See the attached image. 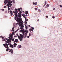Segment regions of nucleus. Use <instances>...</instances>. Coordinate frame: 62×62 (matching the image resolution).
Masks as SVG:
<instances>
[{
  "mask_svg": "<svg viewBox=\"0 0 62 62\" xmlns=\"http://www.w3.org/2000/svg\"><path fill=\"white\" fill-rule=\"evenodd\" d=\"M14 35V33L13 34H10L9 35V39L5 37L4 38V39L2 40V41H5L6 43L7 44L10 43V42H11V40L12 41H14V38L13 39V36H12Z\"/></svg>",
  "mask_w": 62,
  "mask_h": 62,
  "instance_id": "1",
  "label": "nucleus"
},
{
  "mask_svg": "<svg viewBox=\"0 0 62 62\" xmlns=\"http://www.w3.org/2000/svg\"><path fill=\"white\" fill-rule=\"evenodd\" d=\"M11 0H5L4 2V3L5 4L4 5H5L6 4V2H7L8 4L9 7H11V6H12V4L11 3H12V1H11Z\"/></svg>",
  "mask_w": 62,
  "mask_h": 62,
  "instance_id": "2",
  "label": "nucleus"
},
{
  "mask_svg": "<svg viewBox=\"0 0 62 62\" xmlns=\"http://www.w3.org/2000/svg\"><path fill=\"white\" fill-rule=\"evenodd\" d=\"M17 35V36L18 37V38L19 39L20 41H23V37L22 35L21 34H20V36L18 35V33L16 34Z\"/></svg>",
  "mask_w": 62,
  "mask_h": 62,
  "instance_id": "3",
  "label": "nucleus"
},
{
  "mask_svg": "<svg viewBox=\"0 0 62 62\" xmlns=\"http://www.w3.org/2000/svg\"><path fill=\"white\" fill-rule=\"evenodd\" d=\"M15 20H16V21L17 22L16 24V25H18V24H20L21 23V22L20 21H20L21 22V21H22V19L21 18L20 19H19V18H18V17L17 18H16V19H15Z\"/></svg>",
  "mask_w": 62,
  "mask_h": 62,
  "instance_id": "4",
  "label": "nucleus"
},
{
  "mask_svg": "<svg viewBox=\"0 0 62 62\" xmlns=\"http://www.w3.org/2000/svg\"><path fill=\"white\" fill-rule=\"evenodd\" d=\"M3 46H4V47H5L6 49H6V52H8V48H9V47L8 46V44H7V43H6L5 44H4Z\"/></svg>",
  "mask_w": 62,
  "mask_h": 62,
  "instance_id": "5",
  "label": "nucleus"
},
{
  "mask_svg": "<svg viewBox=\"0 0 62 62\" xmlns=\"http://www.w3.org/2000/svg\"><path fill=\"white\" fill-rule=\"evenodd\" d=\"M27 33H28V31L27 30H25L24 31H23L22 32V37L23 38L24 37L25 34H27Z\"/></svg>",
  "mask_w": 62,
  "mask_h": 62,
  "instance_id": "6",
  "label": "nucleus"
},
{
  "mask_svg": "<svg viewBox=\"0 0 62 62\" xmlns=\"http://www.w3.org/2000/svg\"><path fill=\"white\" fill-rule=\"evenodd\" d=\"M19 22H20V24H19V26H22V27H24V25H23V22L22 21V20L21 21V20H19Z\"/></svg>",
  "mask_w": 62,
  "mask_h": 62,
  "instance_id": "7",
  "label": "nucleus"
},
{
  "mask_svg": "<svg viewBox=\"0 0 62 62\" xmlns=\"http://www.w3.org/2000/svg\"><path fill=\"white\" fill-rule=\"evenodd\" d=\"M22 13V12L21 11L17 14L18 18H19V19H21V17H22V13Z\"/></svg>",
  "mask_w": 62,
  "mask_h": 62,
  "instance_id": "8",
  "label": "nucleus"
},
{
  "mask_svg": "<svg viewBox=\"0 0 62 62\" xmlns=\"http://www.w3.org/2000/svg\"><path fill=\"white\" fill-rule=\"evenodd\" d=\"M12 13H14V15H15V16L14 17V20H16V18H18V14H17L14 11H13L12 12Z\"/></svg>",
  "mask_w": 62,
  "mask_h": 62,
  "instance_id": "9",
  "label": "nucleus"
},
{
  "mask_svg": "<svg viewBox=\"0 0 62 62\" xmlns=\"http://www.w3.org/2000/svg\"><path fill=\"white\" fill-rule=\"evenodd\" d=\"M8 45H10V47L11 48H12L13 49V48H14L13 47H14L13 45L11 44L10 43H8Z\"/></svg>",
  "mask_w": 62,
  "mask_h": 62,
  "instance_id": "10",
  "label": "nucleus"
},
{
  "mask_svg": "<svg viewBox=\"0 0 62 62\" xmlns=\"http://www.w3.org/2000/svg\"><path fill=\"white\" fill-rule=\"evenodd\" d=\"M8 50H9V51L10 53H11L12 54H13V51L12 50V49H9L8 48Z\"/></svg>",
  "mask_w": 62,
  "mask_h": 62,
  "instance_id": "11",
  "label": "nucleus"
},
{
  "mask_svg": "<svg viewBox=\"0 0 62 62\" xmlns=\"http://www.w3.org/2000/svg\"><path fill=\"white\" fill-rule=\"evenodd\" d=\"M20 30V29H18L15 32H13L12 33V34H13V33H14H14H16L17 32V31H18V30Z\"/></svg>",
  "mask_w": 62,
  "mask_h": 62,
  "instance_id": "12",
  "label": "nucleus"
},
{
  "mask_svg": "<svg viewBox=\"0 0 62 62\" xmlns=\"http://www.w3.org/2000/svg\"><path fill=\"white\" fill-rule=\"evenodd\" d=\"M7 4V7H8V8H9V5L8 3V2H6V4Z\"/></svg>",
  "mask_w": 62,
  "mask_h": 62,
  "instance_id": "13",
  "label": "nucleus"
},
{
  "mask_svg": "<svg viewBox=\"0 0 62 62\" xmlns=\"http://www.w3.org/2000/svg\"><path fill=\"white\" fill-rule=\"evenodd\" d=\"M17 47L18 48H22V46L21 45H19Z\"/></svg>",
  "mask_w": 62,
  "mask_h": 62,
  "instance_id": "14",
  "label": "nucleus"
},
{
  "mask_svg": "<svg viewBox=\"0 0 62 62\" xmlns=\"http://www.w3.org/2000/svg\"><path fill=\"white\" fill-rule=\"evenodd\" d=\"M17 45V44L16 43H15L14 44V47H16V46Z\"/></svg>",
  "mask_w": 62,
  "mask_h": 62,
  "instance_id": "15",
  "label": "nucleus"
},
{
  "mask_svg": "<svg viewBox=\"0 0 62 62\" xmlns=\"http://www.w3.org/2000/svg\"><path fill=\"white\" fill-rule=\"evenodd\" d=\"M15 42L17 43V42L18 41V39H17L15 40Z\"/></svg>",
  "mask_w": 62,
  "mask_h": 62,
  "instance_id": "16",
  "label": "nucleus"
},
{
  "mask_svg": "<svg viewBox=\"0 0 62 62\" xmlns=\"http://www.w3.org/2000/svg\"><path fill=\"white\" fill-rule=\"evenodd\" d=\"M18 10L17 9H15V13L17 14V13H16L17 12V10Z\"/></svg>",
  "mask_w": 62,
  "mask_h": 62,
  "instance_id": "17",
  "label": "nucleus"
},
{
  "mask_svg": "<svg viewBox=\"0 0 62 62\" xmlns=\"http://www.w3.org/2000/svg\"><path fill=\"white\" fill-rule=\"evenodd\" d=\"M25 36H24L23 38H26L27 37V34H25Z\"/></svg>",
  "mask_w": 62,
  "mask_h": 62,
  "instance_id": "18",
  "label": "nucleus"
},
{
  "mask_svg": "<svg viewBox=\"0 0 62 62\" xmlns=\"http://www.w3.org/2000/svg\"><path fill=\"white\" fill-rule=\"evenodd\" d=\"M22 31H21V32H22L23 33V31H24V29H23V28H22Z\"/></svg>",
  "mask_w": 62,
  "mask_h": 62,
  "instance_id": "19",
  "label": "nucleus"
},
{
  "mask_svg": "<svg viewBox=\"0 0 62 62\" xmlns=\"http://www.w3.org/2000/svg\"><path fill=\"white\" fill-rule=\"evenodd\" d=\"M12 2H13L14 4L15 3V0H12Z\"/></svg>",
  "mask_w": 62,
  "mask_h": 62,
  "instance_id": "20",
  "label": "nucleus"
},
{
  "mask_svg": "<svg viewBox=\"0 0 62 62\" xmlns=\"http://www.w3.org/2000/svg\"><path fill=\"white\" fill-rule=\"evenodd\" d=\"M12 30L13 31V32H14V31L15 30H14V27H13L12 28Z\"/></svg>",
  "mask_w": 62,
  "mask_h": 62,
  "instance_id": "21",
  "label": "nucleus"
},
{
  "mask_svg": "<svg viewBox=\"0 0 62 62\" xmlns=\"http://www.w3.org/2000/svg\"><path fill=\"white\" fill-rule=\"evenodd\" d=\"M25 24H27V22L26 21H25L24 22Z\"/></svg>",
  "mask_w": 62,
  "mask_h": 62,
  "instance_id": "22",
  "label": "nucleus"
},
{
  "mask_svg": "<svg viewBox=\"0 0 62 62\" xmlns=\"http://www.w3.org/2000/svg\"><path fill=\"white\" fill-rule=\"evenodd\" d=\"M25 13L26 14H28V11H26Z\"/></svg>",
  "mask_w": 62,
  "mask_h": 62,
  "instance_id": "23",
  "label": "nucleus"
},
{
  "mask_svg": "<svg viewBox=\"0 0 62 62\" xmlns=\"http://www.w3.org/2000/svg\"><path fill=\"white\" fill-rule=\"evenodd\" d=\"M31 29H32V30H34V28L33 27H31Z\"/></svg>",
  "mask_w": 62,
  "mask_h": 62,
  "instance_id": "24",
  "label": "nucleus"
},
{
  "mask_svg": "<svg viewBox=\"0 0 62 62\" xmlns=\"http://www.w3.org/2000/svg\"><path fill=\"white\" fill-rule=\"evenodd\" d=\"M10 9L12 10L13 9V8L12 7H11V8H10Z\"/></svg>",
  "mask_w": 62,
  "mask_h": 62,
  "instance_id": "25",
  "label": "nucleus"
},
{
  "mask_svg": "<svg viewBox=\"0 0 62 62\" xmlns=\"http://www.w3.org/2000/svg\"><path fill=\"white\" fill-rule=\"evenodd\" d=\"M22 28H20V29H21V30L20 31V32H22V31H22Z\"/></svg>",
  "mask_w": 62,
  "mask_h": 62,
  "instance_id": "26",
  "label": "nucleus"
},
{
  "mask_svg": "<svg viewBox=\"0 0 62 62\" xmlns=\"http://www.w3.org/2000/svg\"><path fill=\"white\" fill-rule=\"evenodd\" d=\"M18 12H19V10H18L17 11L16 13H17V14H18L17 13H18Z\"/></svg>",
  "mask_w": 62,
  "mask_h": 62,
  "instance_id": "27",
  "label": "nucleus"
},
{
  "mask_svg": "<svg viewBox=\"0 0 62 62\" xmlns=\"http://www.w3.org/2000/svg\"><path fill=\"white\" fill-rule=\"evenodd\" d=\"M35 10H38V8H35Z\"/></svg>",
  "mask_w": 62,
  "mask_h": 62,
  "instance_id": "28",
  "label": "nucleus"
},
{
  "mask_svg": "<svg viewBox=\"0 0 62 62\" xmlns=\"http://www.w3.org/2000/svg\"><path fill=\"white\" fill-rule=\"evenodd\" d=\"M52 18L53 19H54V18H55V16H52Z\"/></svg>",
  "mask_w": 62,
  "mask_h": 62,
  "instance_id": "29",
  "label": "nucleus"
},
{
  "mask_svg": "<svg viewBox=\"0 0 62 62\" xmlns=\"http://www.w3.org/2000/svg\"><path fill=\"white\" fill-rule=\"evenodd\" d=\"M29 30L30 31V32H31L32 31H31V30L30 29H29Z\"/></svg>",
  "mask_w": 62,
  "mask_h": 62,
  "instance_id": "30",
  "label": "nucleus"
},
{
  "mask_svg": "<svg viewBox=\"0 0 62 62\" xmlns=\"http://www.w3.org/2000/svg\"><path fill=\"white\" fill-rule=\"evenodd\" d=\"M47 7H49V4H47Z\"/></svg>",
  "mask_w": 62,
  "mask_h": 62,
  "instance_id": "31",
  "label": "nucleus"
},
{
  "mask_svg": "<svg viewBox=\"0 0 62 62\" xmlns=\"http://www.w3.org/2000/svg\"><path fill=\"white\" fill-rule=\"evenodd\" d=\"M46 4H47V2H46L45 3V4H44V6H45V5H46Z\"/></svg>",
  "mask_w": 62,
  "mask_h": 62,
  "instance_id": "32",
  "label": "nucleus"
},
{
  "mask_svg": "<svg viewBox=\"0 0 62 62\" xmlns=\"http://www.w3.org/2000/svg\"><path fill=\"white\" fill-rule=\"evenodd\" d=\"M38 11L39 12H40V10H38Z\"/></svg>",
  "mask_w": 62,
  "mask_h": 62,
  "instance_id": "33",
  "label": "nucleus"
},
{
  "mask_svg": "<svg viewBox=\"0 0 62 62\" xmlns=\"http://www.w3.org/2000/svg\"><path fill=\"white\" fill-rule=\"evenodd\" d=\"M6 7H7V6H4V8H5Z\"/></svg>",
  "mask_w": 62,
  "mask_h": 62,
  "instance_id": "34",
  "label": "nucleus"
},
{
  "mask_svg": "<svg viewBox=\"0 0 62 62\" xmlns=\"http://www.w3.org/2000/svg\"><path fill=\"white\" fill-rule=\"evenodd\" d=\"M28 19H26V20H25V21H28Z\"/></svg>",
  "mask_w": 62,
  "mask_h": 62,
  "instance_id": "35",
  "label": "nucleus"
},
{
  "mask_svg": "<svg viewBox=\"0 0 62 62\" xmlns=\"http://www.w3.org/2000/svg\"><path fill=\"white\" fill-rule=\"evenodd\" d=\"M29 37H31V34H30V33H29Z\"/></svg>",
  "mask_w": 62,
  "mask_h": 62,
  "instance_id": "36",
  "label": "nucleus"
},
{
  "mask_svg": "<svg viewBox=\"0 0 62 62\" xmlns=\"http://www.w3.org/2000/svg\"><path fill=\"white\" fill-rule=\"evenodd\" d=\"M24 18L25 19V20H26V19H27V18L26 17H24Z\"/></svg>",
  "mask_w": 62,
  "mask_h": 62,
  "instance_id": "37",
  "label": "nucleus"
},
{
  "mask_svg": "<svg viewBox=\"0 0 62 62\" xmlns=\"http://www.w3.org/2000/svg\"><path fill=\"white\" fill-rule=\"evenodd\" d=\"M20 10H21V9L22 10V7H20Z\"/></svg>",
  "mask_w": 62,
  "mask_h": 62,
  "instance_id": "38",
  "label": "nucleus"
},
{
  "mask_svg": "<svg viewBox=\"0 0 62 62\" xmlns=\"http://www.w3.org/2000/svg\"><path fill=\"white\" fill-rule=\"evenodd\" d=\"M31 35H33V33H32L31 34Z\"/></svg>",
  "mask_w": 62,
  "mask_h": 62,
  "instance_id": "39",
  "label": "nucleus"
},
{
  "mask_svg": "<svg viewBox=\"0 0 62 62\" xmlns=\"http://www.w3.org/2000/svg\"><path fill=\"white\" fill-rule=\"evenodd\" d=\"M38 4L37 3V2H36L35 3V5H37V4Z\"/></svg>",
  "mask_w": 62,
  "mask_h": 62,
  "instance_id": "40",
  "label": "nucleus"
},
{
  "mask_svg": "<svg viewBox=\"0 0 62 62\" xmlns=\"http://www.w3.org/2000/svg\"><path fill=\"white\" fill-rule=\"evenodd\" d=\"M60 7H61V8H62V5H60Z\"/></svg>",
  "mask_w": 62,
  "mask_h": 62,
  "instance_id": "41",
  "label": "nucleus"
},
{
  "mask_svg": "<svg viewBox=\"0 0 62 62\" xmlns=\"http://www.w3.org/2000/svg\"><path fill=\"white\" fill-rule=\"evenodd\" d=\"M25 28H26V29H27V27L26 26V27H25Z\"/></svg>",
  "mask_w": 62,
  "mask_h": 62,
  "instance_id": "42",
  "label": "nucleus"
},
{
  "mask_svg": "<svg viewBox=\"0 0 62 62\" xmlns=\"http://www.w3.org/2000/svg\"><path fill=\"white\" fill-rule=\"evenodd\" d=\"M8 13H9V12H10V11L8 10Z\"/></svg>",
  "mask_w": 62,
  "mask_h": 62,
  "instance_id": "43",
  "label": "nucleus"
},
{
  "mask_svg": "<svg viewBox=\"0 0 62 62\" xmlns=\"http://www.w3.org/2000/svg\"><path fill=\"white\" fill-rule=\"evenodd\" d=\"M23 17L24 18H25V17H25V16H23Z\"/></svg>",
  "mask_w": 62,
  "mask_h": 62,
  "instance_id": "44",
  "label": "nucleus"
},
{
  "mask_svg": "<svg viewBox=\"0 0 62 62\" xmlns=\"http://www.w3.org/2000/svg\"><path fill=\"white\" fill-rule=\"evenodd\" d=\"M12 11L11 10H10V13H12Z\"/></svg>",
  "mask_w": 62,
  "mask_h": 62,
  "instance_id": "45",
  "label": "nucleus"
},
{
  "mask_svg": "<svg viewBox=\"0 0 62 62\" xmlns=\"http://www.w3.org/2000/svg\"><path fill=\"white\" fill-rule=\"evenodd\" d=\"M5 13H7V11H5Z\"/></svg>",
  "mask_w": 62,
  "mask_h": 62,
  "instance_id": "46",
  "label": "nucleus"
},
{
  "mask_svg": "<svg viewBox=\"0 0 62 62\" xmlns=\"http://www.w3.org/2000/svg\"><path fill=\"white\" fill-rule=\"evenodd\" d=\"M2 37H3V36H0V37L1 38H2Z\"/></svg>",
  "mask_w": 62,
  "mask_h": 62,
  "instance_id": "47",
  "label": "nucleus"
},
{
  "mask_svg": "<svg viewBox=\"0 0 62 62\" xmlns=\"http://www.w3.org/2000/svg\"><path fill=\"white\" fill-rule=\"evenodd\" d=\"M2 39H4V37H2Z\"/></svg>",
  "mask_w": 62,
  "mask_h": 62,
  "instance_id": "48",
  "label": "nucleus"
},
{
  "mask_svg": "<svg viewBox=\"0 0 62 62\" xmlns=\"http://www.w3.org/2000/svg\"><path fill=\"white\" fill-rule=\"evenodd\" d=\"M17 9V10H20V8H18Z\"/></svg>",
  "mask_w": 62,
  "mask_h": 62,
  "instance_id": "49",
  "label": "nucleus"
},
{
  "mask_svg": "<svg viewBox=\"0 0 62 62\" xmlns=\"http://www.w3.org/2000/svg\"><path fill=\"white\" fill-rule=\"evenodd\" d=\"M46 18H48V16H46Z\"/></svg>",
  "mask_w": 62,
  "mask_h": 62,
  "instance_id": "50",
  "label": "nucleus"
},
{
  "mask_svg": "<svg viewBox=\"0 0 62 62\" xmlns=\"http://www.w3.org/2000/svg\"><path fill=\"white\" fill-rule=\"evenodd\" d=\"M31 30L32 32H33V30L32 29H31Z\"/></svg>",
  "mask_w": 62,
  "mask_h": 62,
  "instance_id": "51",
  "label": "nucleus"
},
{
  "mask_svg": "<svg viewBox=\"0 0 62 62\" xmlns=\"http://www.w3.org/2000/svg\"><path fill=\"white\" fill-rule=\"evenodd\" d=\"M27 38H29V36H28L27 37Z\"/></svg>",
  "mask_w": 62,
  "mask_h": 62,
  "instance_id": "52",
  "label": "nucleus"
},
{
  "mask_svg": "<svg viewBox=\"0 0 62 62\" xmlns=\"http://www.w3.org/2000/svg\"><path fill=\"white\" fill-rule=\"evenodd\" d=\"M2 11H4V9H2Z\"/></svg>",
  "mask_w": 62,
  "mask_h": 62,
  "instance_id": "53",
  "label": "nucleus"
},
{
  "mask_svg": "<svg viewBox=\"0 0 62 62\" xmlns=\"http://www.w3.org/2000/svg\"><path fill=\"white\" fill-rule=\"evenodd\" d=\"M53 10H55V8H53Z\"/></svg>",
  "mask_w": 62,
  "mask_h": 62,
  "instance_id": "54",
  "label": "nucleus"
},
{
  "mask_svg": "<svg viewBox=\"0 0 62 62\" xmlns=\"http://www.w3.org/2000/svg\"><path fill=\"white\" fill-rule=\"evenodd\" d=\"M33 5H35V2H33Z\"/></svg>",
  "mask_w": 62,
  "mask_h": 62,
  "instance_id": "55",
  "label": "nucleus"
},
{
  "mask_svg": "<svg viewBox=\"0 0 62 62\" xmlns=\"http://www.w3.org/2000/svg\"><path fill=\"white\" fill-rule=\"evenodd\" d=\"M20 26V28H23L21 26Z\"/></svg>",
  "mask_w": 62,
  "mask_h": 62,
  "instance_id": "56",
  "label": "nucleus"
},
{
  "mask_svg": "<svg viewBox=\"0 0 62 62\" xmlns=\"http://www.w3.org/2000/svg\"><path fill=\"white\" fill-rule=\"evenodd\" d=\"M10 14L11 15H13V14L12 13H11Z\"/></svg>",
  "mask_w": 62,
  "mask_h": 62,
  "instance_id": "57",
  "label": "nucleus"
},
{
  "mask_svg": "<svg viewBox=\"0 0 62 62\" xmlns=\"http://www.w3.org/2000/svg\"><path fill=\"white\" fill-rule=\"evenodd\" d=\"M14 37H15L16 38L17 37V36H14Z\"/></svg>",
  "mask_w": 62,
  "mask_h": 62,
  "instance_id": "58",
  "label": "nucleus"
},
{
  "mask_svg": "<svg viewBox=\"0 0 62 62\" xmlns=\"http://www.w3.org/2000/svg\"><path fill=\"white\" fill-rule=\"evenodd\" d=\"M28 26L29 27H31V26H30V25H29Z\"/></svg>",
  "mask_w": 62,
  "mask_h": 62,
  "instance_id": "59",
  "label": "nucleus"
},
{
  "mask_svg": "<svg viewBox=\"0 0 62 62\" xmlns=\"http://www.w3.org/2000/svg\"><path fill=\"white\" fill-rule=\"evenodd\" d=\"M8 10H10V8H8Z\"/></svg>",
  "mask_w": 62,
  "mask_h": 62,
  "instance_id": "60",
  "label": "nucleus"
},
{
  "mask_svg": "<svg viewBox=\"0 0 62 62\" xmlns=\"http://www.w3.org/2000/svg\"><path fill=\"white\" fill-rule=\"evenodd\" d=\"M25 27H26V26H26V24H25Z\"/></svg>",
  "mask_w": 62,
  "mask_h": 62,
  "instance_id": "61",
  "label": "nucleus"
},
{
  "mask_svg": "<svg viewBox=\"0 0 62 62\" xmlns=\"http://www.w3.org/2000/svg\"><path fill=\"white\" fill-rule=\"evenodd\" d=\"M15 42V41H14V43H16Z\"/></svg>",
  "mask_w": 62,
  "mask_h": 62,
  "instance_id": "62",
  "label": "nucleus"
},
{
  "mask_svg": "<svg viewBox=\"0 0 62 62\" xmlns=\"http://www.w3.org/2000/svg\"><path fill=\"white\" fill-rule=\"evenodd\" d=\"M26 16H28V15H27V14L26 15Z\"/></svg>",
  "mask_w": 62,
  "mask_h": 62,
  "instance_id": "63",
  "label": "nucleus"
},
{
  "mask_svg": "<svg viewBox=\"0 0 62 62\" xmlns=\"http://www.w3.org/2000/svg\"><path fill=\"white\" fill-rule=\"evenodd\" d=\"M45 8H47V6H46L45 7Z\"/></svg>",
  "mask_w": 62,
  "mask_h": 62,
  "instance_id": "64",
  "label": "nucleus"
}]
</instances>
